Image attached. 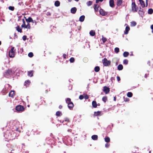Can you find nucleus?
<instances>
[{
  "label": "nucleus",
  "mask_w": 153,
  "mask_h": 153,
  "mask_svg": "<svg viewBox=\"0 0 153 153\" xmlns=\"http://www.w3.org/2000/svg\"><path fill=\"white\" fill-rule=\"evenodd\" d=\"M66 102L68 104V106L69 109H71L74 107V105L73 103L71 102V99L70 98H67L66 100Z\"/></svg>",
  "instance_id": "obj_1"
},
{
  "label": "nucleus",
  "mask_w": 153,
  "mask_h": 153,
  "mask_svg": "<svg viewBox=\"0 0 153 153\" xmlns=\"http://www.w3.org/2000/svg\"><path fill=\"white\" fill-rule=\"evenodd\" d=\"M102 62L104 66H109L111 64V61L108 60L106 58H104L102 60Z\"/></svg>",
  "instance_id": "obj_2"
},
{
  "label": "nucleus",
  "mask_w": 153,
  "mask_h": 153,
  "mask_svg": "<svg viewBox=\"0 0 153 153\" xmlns=\"http://www.w3.org/2000/svg\"><path fill=\"white\" fill-rule=\"evenodd\" d=\"M14 47H12L9 52V56L10 57L13 58L15 56Z\"/></svg>",
  "instance_id": "obj_3"
},
{
  "label": "nucleus",
  "mask_w": 153,
  "mask_h": 153,
  "mask_svg": "<svg viewBox=\"0 0 153 153\" xmlns=\"http://www.w3.org/2000/svg\"><path fill=\"white\" fill-rule=\"evenodd\" d=\"M22 21L23 23L22 25L21 26L22 27H24L26 28H29L30 29V24L28 23L27 25H26L24 19H22Z\"/></svg>",
  "instance_id": "obj_4"
},
{
  "label": "nucleus",
  "mask_w": 153,
  "mask_h": 153,
  "mask_svg": "<svg viewBox=\"0 0 153 153\" xmlns=\"http://www.w3.org/2000/svg\"><path fill=\"white\" fill-rule=\"evenodd\" d=\"M16 109L18 111H24V107L21 105H17L16 107Z\"/></svg>",
  "instance_id": "obj_5"
},
{
  "label": "nucleus",
  "mask_w": 153,
  "mask_h": 153,
  "mask_svg": "<svg viewBox=\"0 0 153 153\" xmlns=\"http://www.w3.org/2000/svg\"><path fill=\"white\" fill-rule=\"evenodd\" d=\"M132 10L133 12H137V10L136 8V5L135 2H132L131 4Z\"/></svg>",
  "instance_id": "obj_6"
},
{
  "label": "nucleus",
  "mask_w": 153,
  "mask_h": 153,
  "mask_svg": "<svg viewBox=\"0 0 153 153\" xmlns=\"http://www.w3.org/2000/svg\"><path fill=\"white\" fill-rule=\"evenodd\" d=\"M12 72L11 69H8L5 72L4 75L5 77H7V76L11 75L12 74Z\"/></svg>",
  "instance_id": "obj_7"
},
{
  "label": "nucleus",
  "mask_w": 153,
  "mask_h": 153,
  "mask_svg": "<svg viewBox=\"0 0 153 153\" xmlns=\"http://www.w3.org/2000/svg\"><path fill=\"white\" fill-rule=\"evenodd\" d=\"M100 14L102 16H105L107 15L108 13L105 12L103 9H100Z\"/></svg>",
  "instance_id": "obj_8"
},
{
  "label": "nucleus",
  "mask_w": 153,
  "mask_h": 153,
  "mask_svg": "<svg viewBox=\"0 0 153 153\" xmlns=\"http://www.w3.org/2000/svg\"><path fill=\"white\" fill-rule=\"evenodd\" d=\"M103 91L105 92L106 94H107L110 91V89L108 87L105 86L103 87Z\"/></svg>",
  "instance_id": "obj_9"
},
{
  "label": "nucleus",
  "mask_w": 153,
  "mask_h": 153,
  "mask_svg": "<svg viewBox=\"0 0 153 153\" xmlns=\"http://www.w3.org/2000/svg\"><path fill=\"white\" fill-rule=\"evenodd\" d=\"M102 114L101 111H97L94 112V116H101Z\"/></svg>",
  "instance_id": "obj_10"
},
{
  "label": "nucleus",
  "mask_w": 153,
  "mask_h": 153,
  "mask_svg": "<svg viewBox=\"0 0 153 153\" xmlns=\"http://www.w3.org/2000/svg\"><path fill=\"white\" fill-rule=\"evenodd\" d=\"M110 6L111 7H114V0H110L109 1Z\"/></svg>",
  "instance_id": "obj_11"
},
{
  "label": "nucleus",
  "mask_w": 153,
  "mask_h": 153,
  "mask_svg": "<svg viewBox=\"0 0 153 153\" xmlns=\"http://www.w3.org/2000/svg\"><path fill=\"white\" fill-rule=\"evenodd\" d=\"M26 21L29 23L32 22L33 23V21L31 17H29L28 19H25Z\"/></svg>",
  "instance_id": "obj_12"
},
{
  "label": "nucleus",
  "mask_w": 153,
  "mask_h": 153,
  "mask_svg": "<svg viewBox=\"0 0 153 153\" xmlns=\"http://www.w3.org/2000/svg\"><path fill=\"white\" fill-rule=\"evenodd\" d=\"M77 10V9L76 7H74L72 8L71 10V13L74 14L76 13V11Z\"/></svg>",
  "instance_id": "obj_13"
},
{
  "label": "nucleus",
  "mask_w": 153,
  "mask_h": 153,
  "mask_svg": "<svg viewBox=\"0 0 153 153\" xmlns=\"http://www.w3.org/2000/svg\"><path fill=\"white\" fill-rule=\"evenodd\" d=\"M33 71H30L27 72V75L30 77H32L33 76Z\"/></svg>",
  "instance_id": "obj_14"
},
{
  "label": "nucleus",
  "mask_w": 153,
  "mask_h": 153,
  "mask_svg": "<svg viewBox=\"0 0 153 153\" xmlns=\"http://www.w3.org/2000/svg\"><path fill=\"white\" fill-rule=\"evenodd\" d=\"M130 30V27H129L126 26V27L124 33L127 34L128 33L129 30Z\"/></svg>",
  "instance_id": "obj_15"
},
{
  "label": "nucleus",
  "mask_w": 153,
  "mask_h": 153,
  "mask_svg": "<svg viewBox=\"0 0 153 153\" xmlns=\"http://www.w3.org/2000/svg\"><path fill=\"white\" fill-rule=\"evenodd\" d=\"M15 94V92L14 91H11L9 93V95L10 97H13Z\"/></svg>",
  "instance_id": "obj_16"
},
{
  "label": "nucleus",
  "mask_w": 153,
  "mask_h": 153,
  "mask_svg": "<svg viewBox=\"0 0 153 153\" xmlns=\"http://www.w3.org/2000/svg\"><path fill=\"white\" fill-rule=\"evenodd\" d=\"M123 3V1L122 0H117V6H120Z\"/></svg>",
  "instance_id": "obj_17"
},
{
  "label": "nucleus",
  "mask_w": 153,
  "mask_h": 153,
  "mask_svg": "<svg viewBox=\"0 0 153 153\" xmlns=\"http://www.w3.org/2000/svg\"><path fill=\"white\" fill-rule=\"evenodd\" d=\"M92 106L94 108H97V102L96 101H94L92 102Z\"/></svg>",
  "instance_id": "obj_18"
},
{
  "label": "nucleus",
  "mask_w": 153,
  "mask_h": 153,
  "mask_svg": "<svg viewBox=\"0 0 153 153\" xmlns=\"http://www.w3.org/2000/svg\"><path fill=\"white\" fill-rule=\"evenodd\" d=\"M94 9L95 11L97 12L98 10V8L99 7V6L97 4H94Z\"/></svg>",
  "instance_id": "obj_19"
},
{
  "label": "nucleus",
  "mask_w": 153,
  "mask_h": 153,
  "mask_svg": "<svg viewBox=\"0 0 153 153\" xmlns=\"http://www.w3.org/2000/svg\"><path fill=\"white\" fill-rule=\"evenodd\" d=\"M85 18V16L84 15L81 16L79 18V21L81 22H83Z\"/></svg>",
  "instance_id": "obj_20"
},
{
  "label": "nucleus",
  "mask_w": 153,
  "mask_h": 153,
  "mask_svg": "<svg viewBox=\"0 0 153 153\" xmlns=\"http://www.w3.org/2000/svg\"><path fill=\"white\" fill-rule=\"evenodd\" d=\"M89 34L91 36H94L95 35V32L94 30H91Z\"/></svg>",
  "instance_id": "obj_21"
},
{
  "label": "nucleus",
  "mask_w": 153,
  "mask_h": 153,
  "mask_svg": "<svg viewBox=\"0 0 153 153\" xmlns=\"http://www.w3.org/2000/svg\"><path fill=\"white\" fill-rule=\"evenodd\" d=\"M91 138L94 140H97L98 139V136L96 135H94L91 136Z\"/></svg>",
  "instance_id": "obj_22"
},
{
  "label": "nucleus",
  "mask_w": 153,
  "mask_h": 153,
  "mask_svg": "<svg viewBox=\"0 0 153 153\" xmlns=\"http://www.w3.org/2000/svg\"><path fill=\"white\" fill-rule=\"evenodd\" d=\"M8 90V88H7L6 87L4 88L2 90V92L3 93H4V94H3V95H4L5 94H6L8 92L7 91Z\"/></svg>",
  "instance_id": "obj_23"
},
{
  "label": "nucleus",
  "mask_w": 153,
  "mask_h": 153,
  "mask_svg": "<svg viewBox=\"0 0 153 153\" xmlns=\"http://www.w3.org/2000/svg\"><path fill=\"white\" fill-rule=\"evenodd\" d=\"M140 3L143 7H144L145 6V3L142 0H140Z\"/></svg>",
  "instance_id": "obj_24"
},
{
  "label": "nucleus",
  "mask_w": 153,
  "mask_h": 153,
  "mask_svg": "<svg viewBox=\"0 0 153 153\" xmlns=\"http://www.w3.org/2000/svg\"><path fill=\"white\" fill-rule=\"evenodd\" d=\"M123 68V66L121 64L119 65L117 67L118 69L120 71L122 70Z\"/></svg>",
  "instance_id": "obj_25"
},
{
  "label": "nucleus",
  "mask_w": 153,
  "mask_h": 153,
  "mask_svg": "<svg viewBox=\"0 0 153 153\" xmlns=\"http://www.w3.org/2000/svg\"><path fill=\"white\" fill-rule=\"evenodd\" d=\"M94 70L96 72H98L100 71V68L99 66H96L95 67Z\"/></svg>",
  "instance_id": "obj_26"
},
{
  "label": "nucleus",
  "mask_w": 153,
  "mask_h": 153,
  "mask_svg": "<svg viewBox=\"0 0 153 153\" xmlns=\"http://www.w3.org/2000/svg\"><path fill=\"white\" fill-rule=\"evenodd\" d=\"M60 3L59 1H56L54 3L55 6L56 7H58L60 5Z\"/></svg>",
  "instance_id": "obj_27"
},
{
  "label": "nucleus",
  "mask_w": 153,
  "mask_h": 153,
  "mask_svg": "<svg viewBox=\"0 0 153 153\" xmlns=\"http://www.w3.org/2000/svg\"><path fill=\"white\" fill-rule=\"evenodd\" d=\"M62 115V114L61 113V112H60V111H57L56 113V115L57 116H61Z\"/></svg>",
  "instance_id": "obj_28"
},
{
  "label": "nucleus",
  "mask_w": 153,
  "mask_h": 153,
  "mask_svg": "<svg viewBox=\"0 0 153 153\" xmlns=\"http://www.w3.org/2000/svg\"><path fill=\"white\" fill-rule=\"evenodd\" d=\"M16 29L17 31L21 33L22 32V29L19 27V26H17L16 27Z\"/></svg>",
  "instance_id": "obj_29"
},
{
  "label": "nucleus",
  "mask_w": 153,
  "mask_h": 153,
  "mask_svg": "<svg viewBox=\"0 0 153 153\" xmlns=\"http://www.w3.org/2000/svg\"><path fill=\"white\" fill-rule=\"evenodd\" d=\"M102 100L105 103L106 102L107 100V97L106 96L103 97L102 99Z\"/></svg>",
  "instance_id": "obj_30"
},
{
  "label": "nucleus",
  "mask_w": 153,
  "mask_h": 153,
  "mask_svg": "<svg viewBox=\"0 0 153 153\" xmlns=\"http://www.w3.org/2000/svg\"><path fill=\"white\" fill-rule=\"evenodd\" d=\"M153 13V10L152 8H150L148 10V13L151 14Z\"/></svg>",
  "instance_id": "obj_31"
},
{
  "label": "nucleus",
  "mask_w": 153,
  "mask_h": 153,
  "mask_svg": "<svg viewBox=\"0 0 153 153\" xmlns=\"http://www.w3.org/2000/svg\"><path fill=\"white\" fill-rule=\"evenodd\" d=\"M129 53L127 52H125L123 54V56L124 57H126L129 55Z\"/></svg>",
  "instance_id": "obj_32"
},
{
  "label": "nucleus",
  "mask_w": 153,
  "mask_h": 153,
  "mask_svg": "<svg viewBox=\"0 0 153 153\" xmlns=\"http://www.w3.org/2000/svg\"><path fill=\"white\" fill-rule=\"evenodd\" d=\"M105 141L107 143L109 142L110 141V139L109 137H107L105 138Z\"/></svg>",
  "instance_id": "obj_33"
},
{
  "label": "nucleus",
  "mask_w": 153,
  "mask_h": 153,
  "mask_svg": "<svg viewBox=\"0 0 153 153\" xmlns=\"http://www.w3.org/2000/svg\"><path fill=\"white\" fill-rule=\"evenodd\" d=\"M132 94L131 92H128L127 94V96L129 97H131L132 96Z\"/></svg>",
  "instance_id": "obj_34"
},
{
  "label": "nucleus",
  "mask_w": 153,
  "mask_h": 153,
  "mask_svg": "<svg viewBox=\"0 0 153 153\" xmlns=\"http://www.w3.org/2000/svg\"><path fill=\"white\" fill-rule=\"evenodd\" d=\"M141 8H140V10L138 11V13L140 15L142 16L143 14V12L142 10H141Z\"/></svg>",
  "instance_id": "obj_35"
},
{
  "label": "nucleus",
  "mask_w": 153,
  "mask_h": 153,
  "mask_svg": "<svg viewBox=\"0 0 153 153\" xmlns=\"http://www.w3.org/2000/svg\"><path fill=\"white\" fill-rule=\"evenodd\" d=\"M137 24L134 21H133L131 22V26H135Z\"/></svg>",
  "instance_id": "obj_36"
},
{
  "label": "nucleus",
  "mask_w": 153,
  "mask_h": 153,
  "mask_svg": "<svg viewBox=\"0 0 153 153\" xmlns=\"http://www.w3.org/2000/svg\"><path fill=\"white\" fill-rule=\"evenodd\" d=\"M92 4V2L91 1H89L87 2V5L88 6H89L91 5Z\"/></svg>",
  "instance_id": "obj_37"
},
{
  "label": "nucleus",
  "mask_w": 153,
  "mask_h": 153,
  "mask_svg": "<svg viewBox=\"0 0 153 153\" xmlns=\"http://www.w3.org/2000/svg\"><path fill=\"white\" fill-rule=\"evenodd\" d=\"M114 51L115 53H117L119 51V49L118 48H116L114 49Z\"/></svg>",
  "instance_id": "obj_38"
},
{
  "label": "nucleus",
  "mask_w": 153,
  "mask_h": 153,
  "mask_svg": "<svg viewBox=\"0 0 153 153\" xmlns=\"http://www.w3.org/2000/svg\"><path fill=\"white\" fill-rule=\"evenodd\" d=\"M30 83V81L29 80H27L25 81L24 85H26L27 84L28 85Z\"/></svg>",
  "instance_id": "obj_39"
},
{
  "label": "nucleus",
  "mask_w": 153,
  "mask_h": 153,
  "mask_svg": "<svg viewBox=\"0 0 153 153\" xmlns=\"http://www.w3.org/2000/svg\"><path fill=\"white\" fill-rule=\"evenodd\" d=\"M102 39L103 42L104 43H105L107 40L106 38L103 37H102Z\"/></svg>",
  "instance_id": "obj_40"
},
{
  "label": "nucleus",
  "mask_w": 153,
  "mask_h": 153,
  "mask_svg": "<svg viewBox=\"0 0 153 153\" xmlns=\"http://www.w3.org/2000/svg\"><path fill=\"white\" fill-rule=\"evenodd\" d=\"M128 60L125 59L123 60V63L124 64L127 65L128 64Z\"/></svg>",
  "instance_id": "obj_41"
},
{
  "label": "nucleus",
  "mask_w": 153,
  "mask_h": 153,
  "mask_svg": "<svg viewBox=\"0 0 153 153\" xmlns=\"http://www.w3.org/2000/svg\"><path fill=\"white\" fill-rule=\"evenodd\" d=\"M28 56L30 57H32L33 56V54L32 52H30L28 53Z\"/></svg>",
  "instance_id": "obj_42"
},
{
  "label": "nucleus",
  "mask_w": 153,
  "mask_h": 153,
  "mask_svg": "<svg viewBox=\"0 0 153 153\" xmlns=\"http://www.w3.org/2000/svg\"><path fill=\"white\" fill-rule=\"evenodd\" d=\"M8 8H9V10H12V11L14 9V7H12V6H9L8 7Z\"/></svg>",
  "instance_id": "obj_43"
},
{
  "label": "nucleus",
  "mask_w": 153,
  "mask_h": 153,
  "mask_svg": "<svg viewBox=\"0 0 153 153\" xmlns=\"http://www.w3.org/2000/svg\"><path fill=\"white\" fill-rule=\"evenodd\" d=\"M74 61V59L73 57H71L70 59V61L71 62H73Z\"/></svg>",
  "instance_id": "obj_44"
},
{
  "label": "nucleus",
  "mask_w": 153,
  "mask_h": 153,
  "mask_svg": "<svg viewBox=\"0 0 153 153\" xmlns=\"http://www.w3.org/2000/svg\"><path fill=\"white\" fill-rule=\"evenodd\" d=\"M84 97V96L83 95H81L79 96V98L80 100H82L83 99Z\"/></svg>",
  "instance_id": "obj_45"
},
{
  "label": "nucleus",
  "mask_w": 153,
  "mask_h": 153,
  "mask_svg": "<svg viewBox=\"0 0 153 153\" xmlns=\"http://www.w3.org/2000/svg\"><path fill=\"white\" fill-rule=\"evenodd\" d=\"M22 39L24 41H25L26 39L27 36H24L22 37Z\"/></svg>",
  "instance_id": "obj_46"
},
{
  "label": "nucleus",
  "mask_w": 153,
  "mask_h": 153,
  "mask_svg": "<svg viewBox=\"0 0 153 153\" xmlns=\"http://www.w3.org/2000/svg\"><path fill=\"white\" fill-rule=\"evenodd\" d=\"M103 0H96V3H98L99 2H102Z\"/></svg>",
  "instance_id": "obj_47"
},
{
  "label": "nucleus",
  "mask_w": 153,
  "mask_h": 153,
  "mask_svg": "<svg viewBox=\"0 0 153 153\" xmlns=\"http://www.w3.org/2000/svg\"><path fill=\"white\" fill-rule=\"evenodd\" d=\"M65 121L68 122H69V119L67 118H66L65 119Z\"/></svg>",
  "instance_id": "obj_48"
},
{
  "label": "nucleus",
  "mask_w": 153,
  "mask_h": 153,
  "mask_svg": "<svg viewBox=\"0 0 153 153\" xmlns=\"http://www.w3.org/2000/svg\"><path fill=\"white\" fill-rule=\"evenodd\" d=\"M84 97L85 99H88V98L89 97L88 95H85Z\"/></svg>",
  "instance_id": "obj_49"
},
{
  "label": "nucleus",
  "mask_w": 153,
  "mask_h": 153,
  "mask_svg": "<svg viewBox=\"0 0 153 153\" xmlns=\"http://www.w3.org/2000/svg\"><path fill=\"white\" fill-rule=\"evenodd\" d=\"M117 79L118 81H119L120 80V79L119 76H117Z\"/></svg>",
  "instance_id": "obj_50"
},
{
  "label": "nucleus",
  "mask_w": 153,
  "mask_h": 153,
  "mask_svg": "<svg viewBox=\"0 0 153 153\" xmlns=\"http://www.w3.org/2000/svg\"><path fill=\"white\" fill-rule=\"evenodd\" d=\"M151 28L152 30V33H153V25H151Z\"/></svg>",
  "instance_id": "obj_51"
},
{
  "label": "nucleus",
  "mask_w": 153,
  "mask_h": 153,
  "mask_svg": "<svg viewBox=\"0 0 153 153\" xmlns=\"http://www.w3.org/2000/svg\"><path fill=\"white\" fill-rule=\"evenodd\" d=\"M109 146V145L108 143H106L105 144V146L107 148H108Z\"/></svg>",
  "instance_id": "obj_52"
},
{
  "label": "nucleus",
  "mask_w": 153,
  "mask_h": 153,
  "mask_svg": "<svg viewBox=\"0 0 153 153\" xmlns=\"http://www.w3.org/2000/svg\"><path fill=\"white\" fill-rule=\"evenodd\" d=\"M47 15L48 16H51V13L50 12H48L47 13Z\"/></svg>",
  "instance_id": "obj_53"
},
{
  "label": "nucleus",
  "mask_w": 153,
  "mask_h": 153,
  "mask_svg": "<svg viewBox=\"0 0 153 153\" xmlns=\"http://www.w3.org/2000/svg\"><path fill=\"white\" fill-rule=\"evenodd\" d=\"M63 56L64 58H66V55L65 54H64L63 55Z\"/></svg>",
  "instance_id": "obj_54"
},
{
  "label": "nucleus",
  "mask_w": 153,
  "mask_h": 153,
  "mask_svg": "<svg viewBox=\"0 0 153 153\" xmlns=\"http://www.w3.org/2000/svg\"><path fill=\"white\" fill-rule=\"evenodd\" d=\"M114 79H115L113 77H111V80L112 81V82H113V80H114Z\"/></svg>",
  "instance_id": "obj_55"
},
{
  "label": "nucleus",
  "mask_w": 153,
  "mask_h": 153,
  "mask_svg": "<svg viewBox=\"0 0 153 153\" xmlns=\"http://www.w3.org/2000/svg\"><path fill=\"white\" fill-rule=\"evenodd\" d=\"M62 108V106L61 105H59V109H60Z\"/></svg>",
  "instance_id": "obj_56"
},
{
  "label": "nucleus",
  "mask_w": 153,
  "mask_h": 153,
  "mask_svg": "<svg viewBox=\"0 0 153 153\" xmlns=\"http://www.w3.org/2000/svg\"><path fill=\"white\" fill-rule=\"evenodd\" d=\"M23 3L22 2H19V3H18V4L20 5H21V4H22Z\"/></svg>",
  "instance_id": "obj_57"
},
{
  "label": "nucleus",
  "mask_w": 153,
  "mask_h": 153,
  "mask_svg": "<svg viewBox=\"0 0 153 153\" xmlns=\"http://www.w3.org/2000/svg\"><path fill=\"white\" fill-rule=\"evenodd\" d=\"M116 97H114V101H116Z\"/></svg>",
  "instance_id": "obj_58"
},
{
  "label": "nucleus",
  "mask_w": 153,
  "mask_h": 153,
  "mask_svg": "<svg viewBox=\"0 0 153 153\" xmlns=\"http://www.w3.org/2000/svg\"><path fill=\"white\" fill-rule=\"evenodd\" d=\"M147 77V75L146 74H145V77L146 78Z\"/></svg>",
  "instance_id": "obj_59"
},
{
  "label": "nucleus",
  "mask_w": 153,
  "mask_h": 153,
  "mask_svg": "<svg viewBox=\"0 0 153 153\" xmlns=\"http://www.w3.org/2000/svg\"><path fill=\"white\" fill-rule=\"evenodd\" d=\"M72 0H68L69 2H71Z\"/></svg>",
  "instance_id": "obj_60"
},
{
  "label": "nucleus",
  "mask_w": 153,
  "mask_h": 153,
  "mask_svg": "<svg viewBox=\"0 0 153 153\" xmlns=\"http://www.w3.org/2000/svg\"><path fill=\"white\" fill-rule=\"evenodd\" d=\"M18 128H16V131H18Z\"/></svg>",
  "instance_id": "obj_61"
},
{
  "label": "nucleus",
  "mask_w": 153,
  "mask_h": 153,
  "mask_svg": "<svg viewBox=\"0 0 153 153\" xmlns=\"http://www.w3.org/2000/svg\"><path fill=\"white\" fill-rule=\"evenodd\" d=\"M1 41H0V45H1Z\"/></svg>",
  "instance_id": "obj_62"
},
{
  "label": "nucleus",
  "mask_w": 153,
  "mask_h": 153,
  "mask_svg": "<svg viewBox=\"0 0 153 153\" xmlns=\"http://www.w3.org/2000/svg\"><path fill=\"white\" fill-rule=\"evenodd\" d=\"M98 105L99 106L100 105V104H98Z\"/></svg>",
  "instance_id": "obj_63"
},
{
  "label": "nucleus",
  "mask_w": 153,
  "mask_h": 153,
  "mask_svg": "<svg viewBox=\"0 0 153 153\" xmlns=\"http://www.w3.org/2000/svg\"><path fill=\"white\" fill-rule=\"evenodd\" d=\"M151 153V151H150L149 152V153Z\"/></svg>",
  "instance_id": "obj_64"
}]
</instances>
